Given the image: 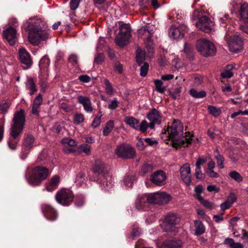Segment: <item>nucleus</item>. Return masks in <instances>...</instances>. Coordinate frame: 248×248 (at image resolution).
I'll use <instances>...</instances> for the list:
<instances>
[{"mask_svg": "<svg viewBox=\"0 0 248 248\" xmlns=\"http://www.w3.org/2000/svg\"><path fill=\"white\" fill-rule=\"evenodd\" d=\"M46 23L41 18H30L24 23L25 30L28 32L29 42L33 45H38L40 41L49 38V33L46 30Z\"/></svg>", "mask_w": 248, "mask_h": 248, "instance_id": "nucleus-1", "label": "nucleus"}, {"mask_svg": "<svg viewBox=\"0 0 248 248\" xmlns=\"http://www.w3.org/2000/svg\"><path fill=\"white\" fill-rule=\"evenodd\" d=\"M184 126L182 123L179 120H174L171 125L169 126L162 134L167 135L169 140L172 141L173 146L177 148L179 147L187 146L192 140V135L190 132H186L184 134Z\"/></svg>", "mask_w": 248, "mask_h": 248, "instance_id": "nucleus-2", "label": "nucleus"}, {"mask_svg": "<svg viewBox=\"0 0 248 248\" xmlns=\"http://www.w3.org/2000/svg\"><path fill=\"white\" fill-rule=\"evenodd\" d=\"M25 123L24 110L20 109L16 112L13 119V124L10 128V138L8 142L9 147L12 150L16 149L19 140V136L23 131Z\"/></svg>", "mask_w": 248, "mask_h": 248, "instance_id": "nucleus-3", "label": "nucleus"}, {"mask_svg": "<svg viewBox=\"0 0 248 248\" xmlns=\"http://www.w3.org/2000/svg\"><path fill=\"white\" fill-rule=\"evenodd\" d=\"M93 172L99 176L98 181L102 189L109 190L113 186L111 177L108 172V167L100 160L95 161Z\"/></svg>", "mask_w": 248, "mask_h": 248, "instance_id": "nucleus-4", "label": "nucleus"}, {"mask_svg": "<svg viewBox=\"0 0 248 248\" xmlns=\"http://www.w3.org/2000/svg\"><path fill=\"white\" fill-rule=\"evenodd\" d=\"M50 173L51 171L44 166H36L32 170L28 182L33 186H39L43 180L47 178Z\"/></svg>", "mask_w": 248, "mask_h": 248, "instance_id": "nucleus-5", "label": "nucleus"}, {"mask_svg": "<svg viewBox=\"0 0 248 248\" xmlns=\"http://www.w3.org/2000/svg\"><path fill=\"white\" fill-rule=\"evenodd\" d=\"M171 198L170 195L165 192H156L149 194L147 197L142 199L137 203V207H140L141 202L147 204L146 201L150 203L157 204H165L168 203L171 200Z\"/></svg>", "mask_w": 248, "mask_h": 248, "instance_id": "nucleus-6", "label": "nucleus"}, {"mask_svg": "<svg viewBox=\"0 0 248 248\" xmlns=\"http://www.w3.org/2000/svg\"><path fill=\"white\" fill-rule=\"evenodd\" d=\"M196 46L201 54L204 57L212 56L216 53V49L214 44L206 39L198 40L196 43Z\"/></svg>", "mask_w": 248, "mask_h": 248, "instance_id": "nucleus-7", "label": "nucleus"}, {"mask_svg": "<svg viewBox=\"0 0 248 248\" xmlns=\"http://www.w3.org/2000/svg\"><path fill=\"white\" fill-rule=\"evenodd\" d=\"M56 201L64 206L69 205L74 200V195L72 191L66 188L59 190L55 196Z\"/></svg>", "mask_w": 248, "mask_h": 248, "instance_id": "nucleus-8", "label": "nucleus"}, {"mask_svg": "<svg viewBox=\"0 0 248 248\" xmlns=\"http://www.w3.org/2000/svg\"><path fill=\"white\" fill-rule=\"evenodd\" d=\"M115 153L119 157L123 158H132L136 155L135 149L130 145L125 144L117 146Z\"/></svg>", "mask_w": 248, "mask_h": 248, "instance_id": "nucleus-9", "label": "nucleus"}, {"mask_svg": "<svg viewBox=\"0 0 248 248\" xmlns=\"http://www.w3.org/2000/svg\"><path fill=\"white\" fill-rule=\"evenodd\" d=\"M225 39L227 41L231 51L237 53L242 49L243 41L238 35H234L232 36L227 35L225 37Z\"/></svg>", "mask_w": 248, "mask_h": 248, "instance_id": "nucleus-10", "label": "nucleus"}, {"mask_svg": "<svg viewBox=\"0 0 248 248\" xmlns=\"http://www.w3.org/2000/svg\"><path fill=\"white\" fill-rule=\"evenodd\" d=\"M181 218L177 214L169 213L164 217L163 223L166 231H171L175 226L178 224Z\"/></svg>", "mask_w": 248, "mask_h": 248, "instance_id": "nucleus-11", "label": "nucleus"}, {"mask_svg": "<svg viewBox=\"0 0 248 248\" xmlns=\"http://www.w3.org/2000/svg\"><path fill=\"white\" fill-rule=\"evenodd\" d=\"M196 27L200 30L205 32H209L213 29L214 23L206 16H202L199 18L195 23Z\"/></svg>", "mask_w": 248, "mask_h": 248, "instance_id": "nucleus-12", "label": "nucleus"}, {"mask_svg": "<svg viewBox=\"0 0 248 248\" xmlns=\"http://www.w3.org/2000/svg\"><path fill=\"white\" fill-rule=\"evenodd\" d=\"M34 140L33 136L30 134H28L24 138L21 155V158L22 159H24L27 157L31 149L33 147Z\"/></svg>", "mask_w": 248, "mask_h": 248, "instance_id": "nucleus-13", "label": "nucleus"}, {"mask_svg": "<svg viewBox=\"0 0 248 248\" xmlns=\"http://www.w3.org/2000/svg\"><path fill=\"white\" fill-rule=\"evenodd\" d=\"M167 177L163 170H157L153 173L150 176V180L154 184L162 186L165 184Z\"/></svg>", "mask_w": 248, "mask_h": 248, "instance_id": "nucleus-14", "label": "nucleus"}, {"mask_svg": "<svg viewBox=\"0 0 248 248\" xmlns=\"http://www.w3.org/2000/svg\"><path fill=\"white\" fill-rule=\"evenodd\" d=\"M19 58L21 63L26 65L24 69L30 68L32 64V61L30 53L24 48H21L18 50Z\"/></svg>", "mask_w": 248, "mask_h": 248, "instance_id": "nucleus-15", "label": "nucleus"}, {"mask_svg": "<svg viewBox=\"0 0 248 248\" xmlns=\"http://www.w3.org/2000/svg\"><path fill=\"white\" fill-rule=\"evenodd\" d=\"M4 37L11 46L14 45L17 41V32L16 30L13 27H9L3 31Z\"/></svg>", "mask_w": 248, "mask_h": 248, "instance_id": "nucleus-16", "label": "nucleus"}, {"mask_svg": "<svg viewBox=\"0 0 248 248\" xmlns=\"http://www.w3.org/2000/svg\"><path fill=\"white\" fill-rule=\"evenodd\" d=\"M186 27L182 25L178 27L171 26L169 31V34L170 37L173 39H179L184 36Z\"/></svg>", "mask_w": 248, "mask_h": 248, "instance_id": "nucleus-17", "label": "nucleus"}, {"mask_svg": "<svg viewBox=\"0 0 248 248\" xmlns=\"http://www.w3.org/2000/svg\"><path fill=\"white\" fill-rule=\"evenodd\" d=\"M181 177L183 182L189 185L191 181V171L190 165L188 163L185 164L180 169Z\"/></svg>", "mask_w": 248, "mask_h": 248, "instance_id": "nucleus-18", "label": "nucleus"}, {"mask_svg": "<svg viewBox=\"0 0 248 248\" xmlns=\"http://www.w3.org/2000/svg\"><path fill=\"white\" fill-rule=\"evenodd\" d=\"M42 211L45 217L49 220L54 221L58 217L57 211L49 205H44L42 207Z\"/></svg>", "mask_w": 248, "mask_h": 248, "instance_id": "nucleus-19", "label": "nucleus"}, {"mask_svg": "<svg viewBox=\"0 0 248 248\" xmlns=\"http://www.w3.org/2000/svg\"><path fill=\"white\" fill-rule=\"evenodd\" d=\"M238 13L240 20L242 22L248 23V3L245 2L241 4Z\"/></svg>", "mask_w": 248, "mask_h": 248, "instance_id": "nucleus-20", "label": "nucleus"}, {"mask_svg": "<svg viewBox=\"0 0 248 248\" xmlns=\"http://www.w3.org/2000/svg\"><path fill=\"white\" fill-rule=\"evenodd\" d=\"M78 101L79 104H81L85 110L87 112H92L93 110L90 99L89 97L79 95L78 97Z\"/></svg>", "mask_w": 248, "mask_h": 248, "instance_id": "nucleus-21", "label": "nucleus"}, {"mask_svg": "<svg viewBox=\"0 0 248 248\" xmlns=\"http://www.w3.org/2000/svg\"><path fill=\"white\" fill-rule=\"evenodd\" d=\"M147 117L150 122H153L158 124H160L162 121V117L160 113L155 108H153L149 111Z\"/></svg>", "mask_w": 248, "mask_h": 248, "instance_id": "nucleus-22", "label": "nucleus"}, {"mask_svg": "<svg viewBox=\"0 0 248 248\" xmlns=\"http://www.w3.org/2000/svg\"><path fill=\"white\" fill-rule=\"evenodd\" d=\"M183 244L180 240H167L163 243L161 248H182Z\"/></svg>", "mask_w": 248, "mask_h": 248, "instance_id": "nucleus-23", "label": "nucleus"}, {"mask_svg": "<svg viewBox=\"0 0 248 248\" xmlns=\"http://www.w3.org/2000/svg\"><path fill=\"white\" fill-rule=\"evenodd\" d=\"M60 178L58 175L53 176L50 179L49 183L46 185L47 191L51 192L56 189L60 183Z\"/></svg>", "mask_w": 248, "mask_h": 248, "instance_id": "nucleus-24", "label": "nucleus"}, {"mask_svg": "<svg viewBox=\"0 0 248 248\" xmlns=\"http://www.w3.org/2000/svg\"><path fill=\"white\" fill-rule=\"evenodd\" d=\"M26 89L30 92V94L31 95H32L37 91L34 79L31 77H27V80L26 82Z\"/></svg>", "mask_w": 248, "mask_h": 248, "instance_id": "nucleus-25", "label": "nucleus"}, {"mask_svg": "<svg viewBox=\"0 0 248 248\" xmlns=\"http://www.w3.org/2000/svg\"><path fill=\"white\" fill-rule=\"evenodd\" d=\"M120 35L130 38L131 29L128 24H122L120 27Z\"/></svg>", "mask_w": 248, "mask_h": 248, "instance_id": "nucleus-26", "label": "nucleus"}, {"mask_svg": "<svg viewBox=\"0 0 248 248\" xmlns=\"http://www.w3.org/2000/svg\"><path fill=\"white\" fill-rule=\"evenodd\" d=\"M195 230L194 234L196 235H200L204 233L205 228L202 221L197 220L194 221Z\"/></svg>", "mask_w": 248, "mask_h": 248, "instance_id": "nucleus-27", "label": "nucleus"}, {"mask_svg": "<svg viewBox=\"0 0 248 248\" xmlns=\"http://www.w3.org/2000/svg\"><path fill=\"white\" fill-rule=\"evenodd\" d=\"M124 122L131 127L138 130L139 129V121L133 117H126L125 118Z\"/></svg>", "mask_w": 248, "mask_h": 248, "instance_id": "nucleus-28", "label": "nucleus"}, {"mask_svg": "<svg viewBox=\"0 0 248 248\" xmlns=\"http://www.w3.org/2000/svg\"><path fill=\"white\" fill-rule=\"evenodd\" d=\"M224 244L228 245L230 248H243V245L239 242H235L232 238H226Z\"/></svg>", "mask_w": 248, "mask_h": 248, "instance_id": "nucleus-29", "label": "nucleus"}, {"mask_svg": "<svg viewBox=\"0 0 248 248\" xmlns=\"http://www.w3.org/2000/svg\"><path fill=\"white\" fill-rule=\"evenodd\" d=\"M214 154L215 158L217 159V165L220 169H223L224 168V166L223 165V163L225 160L224 158L222 155L219 154L217 149H216L214 151Z\"/></svg>", "mask_w": 248, "mask_h": 248, "instance_id": "nucleus-30", "label": "nucleus"}, {"mask_svg": "<svg viewBox=\"0 0 248 248\" xmlns=\"http://www.w3.org/2000/svg\"><path fill=\"white\" fill-rule=\"evenodd\" d=\"M86 180V178L85 174L82 172H80L76 176L75 183L78 186H80L85 183Z\"/></svg>", "mask_w": 248, "mask_h": 248, "instance_id": "nucleus-31", "label": "nucleus"}, {"mask_svg": "<svg viewBox=\"0 0 248 248\" xmlns=\"http://www.w3.org/2000/svg\"><path fill=\"white\" fill-rule=\"evenodd\" d=\"M130 38H127L126 37L119 36L116 38L115 42L117 45L120 46H124L127 45L128 44V40Z\"/></svg>", "mask_w": 248, "mask_h": 248, "instance_id": "nucleus-32", "label": "nucleus"}, {"mask_svg": "<svg viewBox=\"0 0 248 248\" xmlns=\"http://www.w3.org/2000/svg\"><path fill=\"white\" fill-rule=\"evenodd\" d=\"M104 85H105V92L107 94L112 95L114 93V89L113 88L109 80L106 78L104 81Z\"/></svg>", "mask_w": 248, "mask_h": 248, "instance_id": "nucleus-33", "label": "nucleus"}, {"mask_svg": "<svg viewBox=\"0 0 248 248\" xmlns=\"http://www.w3.org/2000/svg\"><path fill=\"white\" fill-rule=\"evenodd\" d=\"M145 53L142 50L138 48L136 51V60L137 63L140 65L145 60Z\"/></svg>", "mask_w": 248, "mask_h": 248, "instance_id": "nucleus-34", "label": "nucleus"}, {"mask_svg": "<svg viewBox=\"0 0 248 248\" xmlns=\"http://www.w3.org/2000/svg\"><path fill=\"white\" fill-rule=\"evenodd\" d=\"M190 94L193 97L196 98H202L206 95V93L203 91L198 92L194 89H192L189 91Z\"/></svg>", "mask_w": 248, "mask_h": 248, "instance_id": "nucleus-35", "label": "nucleus"}, {"mask_svg": "<svg viewBox=\"0 0 248 248\" xmlns=\"http://www.w3.org/2000/svg\"><path fill=\"white\" fill-rule=\"evenodd\" d=\"M11 106V102L8 101H3L0 103V111L1 113L5 114Z\"/></svg>", "mask_w": 248, "mask_h": 248, "instance_id": "nucleus-36", "label": "nucleus"}, {"mask_svg": "<svg viewBox=\"0 0 248 248\" xmlns=\"http://www.w3.org/2000/svg\"><path fill=\"white\" fill-rule=\"evenodd\" d=\"M114 127L113 122L109 121L107 123L105 128L103 129V134L104 136H108L112 131Z\"/></svg>", "mask_w": 248, "mask_h": 248, "instance_id": "nucleus-37", "label": "nucleus"}, {"mask_svg": "<svg viewBox=\"0 0 248 248\" xmlns=\"http://www.w3.org/2000/svg\"><path fill=\"white\" fill-rule=\"evenodd\" d=\"M135 181V177L133 175H127L124 179V185L128 187H132L133 182Z\"/></svg>", "mask_w": 248, "mask_h": 248, "instance_id": "nucleus-38", "label": "nucleus"}, {"mask_svg": "<svg viewBox=\"0 0 248 248\" xmlns=\"http://www.w3.org/2000/svg\"><path fill=\"white\" fill-rule=\"evenodd\" d=\"M199 200H198L206 208L211 210L214 207V205L211 202L205 200L202 197L199 196Z\"/></svg>", "mask_w": 248, "mask_h": 248, "instance_id": "nucleus-39", "label": "nucleus"}, {"mask_svg": "<svg viewBox=\"0 0 248 248\" xmlns=\"http://www.w3.org/2000/svg\"><path fill=\"white\" fill-rule=\"evenodd\" d=\"M208 110L209 113L215 117L218 116L221 113V110L214 106H209L208 107Z\"/></svg>", "mask_w": 248, "mask_h": 248, "instance_id": "nucleus-40", "label": "nucleus"}, {"mask_svg": "<svg viewBox=\"0 0 248 248\" xmlns=\"http://www.w3.org/2000/svg\"><path fill=\"white\" fill-rule=\"evenodd\" d=\"M156 91L161 93H164L166 88L162 86L163 82L160 80H155L154 81Z\"/></svg>", "mask_w": 248, "mask_h": 248, "instance_id": "nucleus-41", "label": "nucleus"}, {"mask_svg": "<svg viewBox=\"0 0 248 248\" xmlns=\"http://www.w3.org/2000/svg\"><path fill=\"white\" fill-rule=\"evenodd\" d=\"M84 120V116L82 114L77 113L74 115L73 122L78 125L82 123Z\"/></svg>", "mask_w": 248, "mask_h": 248, "instance_id": "nucleus-42", "label": "nucleus"}, {"mask_svg": "<svg viewBox=\"0 0 248 248\" xmlns=\"http://www.w3.org/2000/svg\"><path fill=\"white\" fill-rule=\"evenodd\" d=\"M230 177L237 182L242 181L243 178L240 174L236 171H232L229 173Z\"/></svg>", "mask_w": 248, "mask_h": 248, "instance_id": "nucleus-43", "label": "nucleus"}, {"mask_svg": "<svg viewBox=\"0 0 248 248\" xmlns=\"http://www.w3.org/2000/svg\"><path fill=\"white\" fill-rule=\"evenodd\" d=\"M145 197H147V196H143V197H141V198H139L136 202V208L138 210H146V208H147V207L148 206V204L149 203H150V202H148V201H146V203H147V204L144 203V202H141V205H140V206L139 207H137V203L138 202H139L141 200V199L143 198H145Z\"/></svg>", "mask_w": 248, "mask_h": 248, "instance_id": "nucleus-44", "label": "nucleus"}, {"mask_svg": "<svg viewBox=\"0 0 248 248\" xmlns=\"http://www.w3.org/2000/svg\"><path fill=\"white\" fill-rule=\"evenodd\" d=\"M78 56L75 54H72L68 57V61L73 65L76 66L78 64Z\"/></svg>", "mask_w": 248, "mask_h": 248, "instance_id": "nucleus-45", "label": "nucleus"}, {"mask_svg": "<svg viewBox=\"0 0 248 248\" xmlns=\"http://www.w3.org/2000/svg\"><path fill=\"white\" fill-rule=\"evenodd\" d=\"M149 68V64L147 62H144L140 68V75L141 77H145L147 75Z\"/></svg>", "mask_w": 248, "mask_h": 248, "instance_id": "nucleus-46", "label": "nucleus"}, {"mask_svg": "<svg viewBox=\"0 0 248 248\" xmlns=\"http://www.w3.org/2000/svg\"><path fill=\"white\" fill-rule=\"evenodd\" d=\"M153 166L150 164H145L143 165L141 169V173L145 174L146 173L151 171L153 170Z\"/></svg>", "mask_w": 248, "mask_h": 248, "instance_id": "nucleus-47", "label": "nucleus"}, {"mask_svg": "<svg viewBox=\"0 0 248 248\" xmlns=\"http://www.w3.org/2000/svg\"><path fill=\"white\" fill-rule=\"evenodd\" d=\"M49 64V59L48 57L45 56L40 61V66L42 68H46Z\"/></svg>", "mask_w": 248, "mask_h": 248, "instance_id": "nucleus-48", "label": "nucleus"}, {"mask_svg": "<svg viewBox=\"0 0 248 248\" xmlns=\"http://www.w3.org/2000/svg\"><path fill=\"white\" fill-rule=\"evenodd\" d=\"M79 150L87 155H89L91 152L90 146L86 144L81 145L79 147Z\"/></svg>", "mask_w": 248, "mask_h": 248, "instance_id": "nucleus-49", "label": "nucleus"}, {"mask_svg": "<svg viewBox=\"0 0 248 248\" xmlns=\"http://www.w3.org/2000/svg\"><path fill=\"white\" fill-rule=\"evenodd\" d=\"M5 123V117L3 116L0 119V141H1L3 137L4 125Z\"/></svg>", "mask_w": 248, "mask_h": 248, "instance_id": "nucleus-50", "label": "nucleus"}, {"mask_svg": "<svg viewBox=\"0 0 248 248\" xmlns=\"http://www.w3.org/2000/svg\"><path fill=\"white\" fill-rule=\"evenodd\" d=\"M119 102L116 98H114L110 102V104L108 106V108L110 109H116L119 105Z\"/></svg>", "mask_w": 248, "mask_h": 248, "instance_id": "nucleus-51", "label": "nucleus"}, {"mask_svg": "<svg viewBox=\"0 0 248 248\" xmlns=\"http://www.w3.org/2000/svg\"><path fill=\"white\" fill-rule=\"evenodd\" d=\"M82 0H71L70 2V8L71 10H75L77 9L79 4L80 2Z\"/></svg>", "mask_w": 248, "mask_h": 248, "instance_id": "nucleus-52", "label": "nucleus"}, {"mask_svg": "<svg viewBox=\"0 0 248 248\" xmlns=\"http://www.w3.org/2000/svg\"><path fill=\"white\" fill-rule=\"evenodd\" d=\"M195 175L197 179H203L204 178V174L202 173L201 168H196Z\"/></svg>", "mask_w": 248, "mask_h": 248, "instance_id": "nucleus-53", "label": "nucleus"}, {"mask_svg": "<svg viewBox=\"0 0 248 248\" xmlns=\"http://www.w3.org/2000/svg\"><path fill=\"white\" fill-rule=\"evenodd\" d=\"M148 127V124L146 120H143L140 126H139V128L140 131L142 132H145Z\"/></svg>", "mask_w": 248, "mask_h": 248, "instance_id": "nucleus-54", "label": "nucleus"}, {"mask_svg": "<svg viewBox=\"0 0 248 248\" xmlns=\"http://www.w3.org/2000/svg\"><path fill=\"white\" fill-rule=\"evenodd\" d=\"M195 194L194 195L195 197L197 198L198 200H199V196L202 197L201 196V194L202 192V187L201 185L197 186L195 188Z\"/></svg>", "mask_w": 248, "mask_h": 248, "instance_id": "nucleus-55", "label": "nucleus"}, {"mask_svg": "<svg viewBox=\"0 0 248 248\" xmlns=\"http://www.w3.org/2000/svg\"><path fill=\"white\" fill-rule=\"evenodd\" d=\"M62 142L64 144H67L69 146H74L76 145V141L75 140L68 138L64 139Z\"/></svg>", "mask_w": 248, "mask_h": 248, "instance_id": "nucleus-56", "label": "nucleus"}, {"mask_svg": "<svg viewBox=\"0 0 248 248\" xmlns=\"http://www.w3.org/2000/svg\"><path fill=\"white\" fill-rule=\"evenodd\" d=\"M236 196L233 193H230L226 201H228L232 205L236 201Z\"/></svg>", "mask_w": 248, "mask_h": 248, "instance_id": "nucleus-57", "label": "nucleus"}, {"mask_svg": "<svg viewBox=\"0 0 248 248\" xmlns=\"http://www.w3.org/2000/svg\"><path fill=\"white\" fill-rule=\"evenodd\" d=\"M42 95L41 94H39L34 99L32 104L40 107L42 103Z\"/></svg>", "mask_w": 248, "mask_h": 248, "instance_id": "nucleus-58", "label": "nucleus"}, {"mask_svg": "<svg viewBox=\"0 0 248 248\" xmlns=\"http://www.w3.org/2000/svg\"><path fill=\"white\" fill-rule=\"evenodd\" d=\"M104 59V55L101 53L98 54L94 58V62L98 64H100Z\"/></svg>", "mask_w": 248, "mask_h": 248, "instance_id": "nucleus-59", "label": "nucleus"}, {"mask_svg": "<svg viewBox=\"0 0 248 248\" xmlns=\"http://www.w3.org/2000/svg\"><path fill=\"white\" fill-rule=\"evenodd\" d=\"M232 204L228 201L226 200L224 202L220 204V207L221 210L225 211V210L230 208Z\"/></svg>", "mask_w": 248, "mask_h": 248, "instance_id": "nucleus-60", "label": "nucleus"}, {"mask_svg": "<svg viewBox=\"0 0 248 248\" xmlns=\"http://www.w3.org/2000/svg\"><path fill=\"white\" fill-rule=\"evenodd\" d=\"M144 141L147 145L149 146H153L154 145H156L158 143V142L156 140H153L149 138H145L144 139Z\"/></svg>", "mask_w": 248, "mask_h": 248, "instance_id": "nucleus-61", "label": "nucleus"}, {"mask_svg": "<svg viewBox=\"0 0 248 248\" xmlns=\"http://www.w3.org/2000/svg\"><path fill=\"white\" fill-rule=\"evenodd\" d=\"M78 79L81 82H84V83H88L91 80V78L86 75H81V76H79L78 77Z\"/></svg>", "mask_w": 248, "mask_h": 248, "instance_id": "nucleus-62", "label": "nucleus"}, {"mask_svg": "<svg viewBox=\"0 0 248 248\" xmlns=\"http://www.w3.org/2000/svg\"><path fill=\"white\" fill-rule=\"evenodd\" d=\"M206 174L210 178H214L219 177L218 174L215 172L214 170L205 172Z\"/></svg>", "mask_w": 248, "mask_h": 248, "instance_id": "nucleus-63", "label": "nucleus"}, {"mask_svg": "<svg viewBox=\"0 0 248 248\" xmlns=\"http://www.w3.org/2000/svg\"><path fill=\"white\" fill-rule=\"evenodd\" d=\"M223 78H230L232 77L233 73L230 70H225L221 74Z\"/></svg>", "mask_w": 248, "mask_h": 248, "instance_id": "nucleus-64", "label": "nucleus"}]
</instances>
